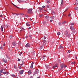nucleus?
<instances>
[{
	"label": "nucleus",
	"mask_w": 78,
	"mask_h": 78,
	"mask_svg": "<svg viewBox=\"0 0 78 78\" xmlns=\"http://www.w3.org/2000/svg\"><path fill=\"white\" fill-rule=\"evenodd\" d=\"M51 18H52V19H55V16H51Z\"/></svg>",
	"instance_id": "nucleus-27"
},
{
	"label": "nucleus",
	"mask_w": 78,
	"mask_h": 78,
	"mask_svg": "<svg viewBox=\"0 0 78 78\" xmlns=\"http://www.w3.org/2000/svg\"><path fill=\"white\" fill-rule=\"evenodd\" d=\"M59 49H61V48H63V47H62V45H60L59 46Z\"/></svg>",
	"instance_id": "nucleus-19"
},
{
	"label": "nucleus",
	"mask_w": 78,
	"mask_h": 78,
	"mask_svg": "<svg viewBox=\"0 0 78 78\" xmlns=\"http://www.w3.org/2000/svg\"><path fill=\"white\" fill-rule=\"evenodd\" d=\"M3 27L2 26H1V30L2 31H3Z\"/></svg>",
	"instance_id": "nucleus-16"
},
{
	"label": "nucleus",
	"mask_w": 78,
	"mask_h": 78,
	"mask_svg": "<svg viewBox=\"0 0 78 78\" xmlns=\"http://www.w3.org/2000/svg\"><path fill=\"white\" fill-rule=\"evenodd\" d=\"M11 76L12 77H13V78H14V77H16V76H15V75L14 74H12V75H11Z\"/></svg>",
	"instance_id": "nucleus-23"
},
{
	"label": "nucleus",
	"mask_w": 78,
	"mask_h": 78,
	"mask_svg": "<svg viewBox=\"0 0 78 78\" xmlns=\"http://www.w3.org/2000/svg\"><path fill=\"white\" fill-rule=\"evenodd\" d=\"M43 58L44 60H47V56H46L43 57Z\"/></svg>",
	"instance_id": "nucleus-12"
},
{
	"label": "nucleus",
	"mask_w": 78,
	"mask_h": 78,
	"mask_svg": "<svg viewBox=\"0 0 78 78\" xmlns=\"http://www.w3.org/2000/svg\"><path fill=\"white\" fill-rule=\"evenodd\" d=\"M68 53H70V50H68Z\"/></svg>",
	"instance_id": "nucleus-51"
},
{
	"label": "nucleus",
	"mask_w": 78,
	"mask_h": 78,
	"mask_svg": "<svg viewBox=\"0 0 78 78\" xmlns=\"http://www.w3.org/2000/svg\"><path fill=\"white\" fill-rule=\"evenodd\" d=\"M18 61H20V59H19L18 60Z\"/></svg>",
	"instance_id": "nucleus-48"
},
{
	"label": "nucleus",
	"mask_w": 78,
	"mask_h": 78,
	"mask_svg": "<svg viewBox=\"0 0 78 78\" xmlns=\"http://www.w3.org/2000/svg\"><path fill=\"white\" fill-rule=\"evenodd\" d=\"M74 9H76V10H78V7H74Z\"/></svg>",
	"instance_id": "nucleus-18"
},
{
	"label": "nucleus",
	"mask_w": 78,
	"mask_h": 78,
	"mask_svg": "<svg viewBox=\"0 0 78 78\" xmlns=\"http://www.w3.org/2000/svg\"><path fill=\"white\" fill-rule=\"evenodd\" d=\"M31 12H31V11H27V13H29V14H30V13H31Z\"/></svg>",
	"instance_id": "nucleus-25"
},
{
	"label": "nucleus",
	"mask_w": 78,
	"mask_h": 78,
	"mask_svg": "<svg viewBox=\"0 0 78 78\" xmlns=\"http://www.w3.org/2000/svg\"><path fill=\"white\" fill-rule=\"evenodd\" d=\"M30 29H31V27H30L28 28V30H30Z\"/></svg>",
	"instance_id": "nucleus-58"
},
{
	"label": "nucleus",
	"mask_w": 78,
	"mask_h": 78,
	"mask_svg": "<svg viewBox=\"0 0 78 78\" xmlns=\"http://www.w3.org/2000/svg\"><path fill=\"white\" fill-rule=\"evenodd\" d=\"M50 22H53V20H50Z\"/></svg>",
	"instance_id": "nucleus-53"
},
{
	"label": "nucleus",
	"mask_w": 78,
	"mask_h": 78,
	"mask_svg": "<svg viewBox=\"0 0 78 78\" xmlns=\"http://www.w3.org/2000/svg\"><path fill=\"white\" fill-rule=\"evenodd\" d=\"M18 2L19 3H22V1H21V0H19Z\"/></svg>",
	"instance_id": "nucleus-22"
},
{
	"label": "nucleus",
	"mask_w": 78,
	"mask_h": 78,
	"mask_svg": "<svg viewBox=\"0 0 78 78\" xmlns=\"http://www.w3.org/2000/svg\"><path fill=\"white\" fill-rule=\"evenodd\" d=\"M42 8H45V6H44V5H43V6H42Z\"/></svg>",
	"instance_id": "nucleus-52"
},
{
	"label": "nucleus",
	"mask_w": 78,
	"mask_h": 78,
	"mask_svg": "<svg viewBox=\"0 0 78 78\" xmlns=\"http://www.w3.org/2000/svg\"><path fill=\"white\" fill-rule=\"evenodd\" d=\"M30 21H31L32 20V19H31V18H30Z\"/></svg>",
	"instance_id": "nucleus-54"
},
{
	"label": "nucleus",
	"mask_w": 78,
	"mask_h": 78,
	"mask_svg": "<svg viewBox=\"0 0 78 78\" xmlns=\"http://www.w3.org/2000/svg\"><path fill=\"white\" fill-rule=\"evenodd\" d=\"M2 72H3V69H1V70H0V73H2Z\"/></svg>",
	"instance_id": "nucleus-24"
},
{
	"label": "nucleus",
	"mask_w": 78,
	"mask_h": 78,
	"mask_svg": "<svg viewBox=\"0 0 78 78\" xmlns=\"http://www.w3.org/2000/svg\"><path fill=\"white\" fill-rule=\"evenodd\" d=\"M14 68L16 69H17V66H16V65L14 66Z\"/></svg>",
	"instance_id": "nucleus-32"
},
{
	"label": "nucleus",
	"mask_w": 78,
	"mask_h": 78,
	"mask_svg": "<svg viewBox=\"0 0 78 78\" xmlns=\"http://www.w3.org/2000/svg\"><path fill=\"white\" fill-rule=\"evenodd\" d=\"M64 63H63L61 65L60 67L61 68L60 69V70H62V69H63V68L64 67Z\"/></svg>",
	"instance_id": "nucleus-3"
},
{
	"label": "nucleus",
	"mask_w": 78,
	"mask_h": 78,
	"mask_svg": "<svg viewBox=\"0 0 78 78\" xmlns=\"http://www.w3.org/2000/svg\"><path fill=\"white\" fill-rule=\"evenodd\" d=\"M0 17H2V15H0Z\"/></svg>",
	"instance_id": "nucleus-59"
},
{
	"label": "nucleus",
	"mask_w": 78,
	"mask_h": 78,
	"mask_svg": "<svg viewBox=\"0 0 78 78\" xmlns=\"http://www.w3.org/2000/svg\"><path fill=\"white\" fill-rule=\"evenodd\" d=\"M65 34L66 36L68 37L71 36V34H68V32H66Z\"/></svg>",
	"instance_id": "nucleus-1"
},
{
	"label": "nucleus",
	"mask_w": 78,
	"mask_h": 78,
	"mask_svg": "<svg viewBox=\"0 0 78 78\" xmlns=\"http://www.w3.org/2000/svg\"><path fill=\"white\" fill-rule=\"evenodd\" d=\"M24 64V62L23 61L22 62V64H21V65H23Z\"/></svg>",
	"instance_id": "nucleus-30"
},
{
	"label": "nucleus",
	"mask_w": 78,
	"mask_h": 78,
	"mask_svg": "<svg viewBox=\"0 0 78 78\" xmlns=\"http://www.w3.org/2000/svg\"><path fill=\"white\" fill-rule=\"evenodd\" d=\"M23 72H24V71L23 70L20 71H19V73L20 75H22V74H23Z\"/></svg>",
	"instance_id": "nucleus-6"
},
{
	"label": "nucleus",
	"mask_w": 78,
	"mask_h": 78,
	"mask_svg": "<svg viewBox=\"0 0 78 78\" xmlns=\"http://www.w3.org/2000/svg\"><path fill=\"white\" fill-rule=\"evenodd\" d=\"M51 14H52V15H55V12H54V11H52Z\"/></svg>",
	"instance_id": "nucleus-17"
},
{
	"label": "nucleus",
	"mask_w": 78,
	"mask_h": 78,
	"mask_svg": "<svg viewBox=\"0 0 78 78\" xmlns=\"http://www.w3.org/2000/svg\"><path fill=\"white\" fill-rule=\"evenodd\" d=\"M74 25V24L73 23H71V25Z\"/></svg>",
	"instance_id": "nucleus-41"
},
{
	"label": "nucleus",
	"mask_w": 78,
	"mask_h": 78,
	"mask_svg": "<svg viewBox=\"0 0 78 78\" xmlns=\"http://www.w3.org/2000/svg\"><path fill=\"white\" fill-rule=\"evenodd\" d=\"M50 3V2L48 1L47 3V5H48V3Z\"/></svg>",
	"instance_id": "nucleus-44"
},
{
	"label": "nucleus",
	"mask_w": 78,
	"mask_h": 78,
	"mask_svg": "<svg viewBox=\"0 0 78 78\" xmlns=\"http://www.w3.org/2000/svg\"><path fill=\"white\" fill-rule=\"evenodd\" d=\"M45 18L47 20H50V17L49 16H46L45 17Z\"/></svg>",
	"instance_id": "nucleus-4"
},
{
	"label": "nucleus",
	"mask_w": 78,
	"mask_h": 78,
	"mask_svg": "<svg viewBox=\"0 0 78 78\" xmlns=\"http://www.w3.org/2000/svg\"><path fill=\"white\" fill-rule=\"evenodd\" d=\"M22 52H21L20 53V54H19V55H22Z\"/></svg>",
	"instance_id": "nucleus-42"
},
{
	"label": "nucleus",
	"mask_w": 78,
	"mask_h": 78,
	"mask_svg": "<svg viewBox=\"0 0 78 78\" xmlns=\"http://www.w3.org/2000/svg\"><path fill=\"white\" fill-rule=\"evenodd\" d=\"M35 53H36V52H35V51H33V55L35 54Z\"/></svg>",
	"instance_id": "nucleus-37"
},
{
	"label": "nucleus",
	"mask_w": 78,
	"mask_h": 78,
	"mask_svg": "<svg viewBox=\"0 0 78 78\" xmlns=\"http://www.w3.org/2000/svg\"><path fill=\"white\" fill-rule=\"evenodd\" d=\"M7 61H8L7 60V59H3V61H4V62H5V63H6L7 62Z\"/></svg>",
	"instance_id": "nucleus-10"
},
{
	"label": "nucleus",
	"mask_w": 78,
	"mask_h": 78,
	"mask_svg": "<svg viewBox=\"0 0 78 78\" xmlns=\"http://www.w3.org/2000/svg\"><path fill=\"white\" fill-rule=\"evenodd\" d=\"M5 43H4L3 44V46H5Z\"/></svg>",
	"instance_id": "nucleus-57"
},
{
	"label": "nucleus",
	"mask_w": 78,
	"mask_h": 78,
	"mask_svg": "<svg viewBox=\"0 0 78 78\" xmlns=\"http://www.w3.org/2000/svg\"><path fill=\"white\" fill-rule=\"evenodd\" d=\"M55 67H57V66H55L52 67V69H55Z\"/></svg>",
	"instance_id": "nucleus-21"
},
{
	"label": "nucleus",
	"mask_w": 78,
	"mask_h": 78,
	"mask_svg": "<svg viewBox=\"0 0 78 78\" xmlns=\"http://www.w3.org/2000/svg\"><path fill=\"white\" fill-rule=\"evenodd\" d=\"M25 47H27V48H28V47H30V44H29V43H27V44H26V46H25Z\"/></svg>",
	"instance_id": "nucleus-8"
},
{
	"label": "nucleus",
	"mask_w": 78,
	"mask_h": 78,
	"mask_svg": "<svg viewBox=\"0 0 78 78\" xmlns=\"http://www.w3.org/2000/svg\"><path fill=\"white\" fill-rule=\"evenodd\" d=\"M19 69H22V68H21V66H19Z\"/></svg>",
	"instance_id": "nucleus-47"
},
{
	"label": "nucleus",
	"mask_w": 78,
	"mask_h": 78,
	"mask_svg": "<svg viewBox=\"0 0 78 78\" xmlns=\"http://www.w3.org/2000/svg\"><path fill=\"white\" fill-rule=\"evenodd\" d=\"M3 73V74H6V72H2Z\"/></svg>",
	"instance_id": "nucleus-36"
},
{
	"label": "nucleus",
	"mask_w": 78,
	"mask_h": 78,
	"mask_svg": "<svg viewBox=\"0 0 78 78\" xmlns=\"http://www.w3.org/2000/svg\"><path fill=\"white\" fill-rule=\"evenodd\" d=\"M37 78H40V77H38Z\"/></svg>",
	"instance_id": "nucleus-64"
},
{
	"label": "nucleus",
	"mask_w": 78,
	"mask_h": 78,
	"mask_svg": "<svg viewBox=\"0 0 78 78\" xmlns=\"http://www.w3.org/2000/svg\"><path fill=\"white\" fill-rule=\"evenodd\" d=\"M13 5H14V6H16V8H19V9H20V8H18L17 6L15 5L14 4Z\"/></svg>",
	"instance_id": "nucleus-38"
},
{
	"label": "nucleus",
	"mask_w": 78,
	"mask_h": 78,
	"mask_svg": "<svg viewBox=\"0 0 78 78\" xmlns=\"http://www.w3.org/2000/svg\"><path fill=\"white\" fill-rule=\"evenodd\" d=\"M30 78H33V76H31L30 77Z\"/></svg>",
	"instance_id": "nucleus-63"
},
{
	"label": "nucleus",
	"mask_w": 78,
	"mask_h": 78,
	"mask_svg": "<svg viewBox=\"0 0 78 78\" xmlns=\"http://www.w3.org/2000/svg\"><path fill=\"white\" fill-rule=\"evenodd\" d=\"M26 25L27 26H28V27H30V24H28V23H26Z\"/></svg>",
	"instance_id": "nucleus-15"
},
{
	"label": "nucleus",
	"mask_w": 78,
	"mask_h": 78,
	"mask_svg": "<svg viewBox=\"0 0 78 78\" xmlns=\"http://www.w3.org/2000/svg\"><path fill=\"white\" fill-rule=\"evenodd\" d=\"M46 8H49L50 7V5H49L48 4H47L46 5Z\"/></svg>",
	"instance_id": "nucleus-14"
},
{
	"label": "nucleus",
	"mask_w": 78,
	"mask_h": 78,
	"mask_svg": "<svg viewBox=\"0 0 78 78\" xmlns=\"http://www.w3.org/2000/svg\"><path fill=\"white\" fill-rule=\"evenodd\" d=\"M70 28L71 30H72L73 31V30H75V28L73 27L72 26H71L70 27Z\"/></svg>",
	"instance_id": "nucleus-7"
},
{
	"label": "nucleus",
	"mask_w": 78,
	"mask_h": 78,
	"mask_svg": "<svg viewBox=\"0 0 78 78\" xmlns=\"http://www.w3.org/2000/svg\"><path fill=\"white\" fill-rule=\"evenodd\" d=\"M31 70H30L29 71H28V75H31Z\"/></svg>",
	"instance_id": "nucleus-11"
},
{
	"label": "nucleus",
	"mask_w": 78,
	"mask_h": 78,
	"mask_svg": "<svg viewBox=\"0 0 78 78\" xmlns=\"http://www.w3.org/2000/svg\"><path fill=\"white\" fill-rule=\"evenodd\" d=\"M66 22H66V21H63V22H62V24H64L66 23Z\"/></svg>",
	"instance_id": "nucleus-20"
},
{
	"label": "nucleus",
	"mask_w": 78,
	"mask_h": 78,
	"mask_svg": "<svg viewBox=\"0 0 78 78\" xmlns=\"http://www.w3.org/2000/svg\"><path fill=\"white\" fill-rule=\"evenodd\" d=\"M43 48H44V46H41V47L40 48V50L41 49L42 50H44V49H43Z\"/></svg>",
	"instance_id": "nucleus-13"
},
{
	"label": "nucleus",
	"mask_w": 78,
	"mask_h": 78,
	"mask_svg": "<svg viewBox=\"0 0 78 78\" xmlns=\"http://www.w3.org/2000/svg\"><path fill=\"white\" fill-rule=\"evenodd\" d=\"M12 13L13 15H14V14H16V13H14L12 12Z\"/></svg>",
	"instance_id": "nucleus-50"
},
{
	"label": "nucleus",
	"mask_w": 78,
	"mask_h": 78,
	"mask_svg": "<svg viewBox=\"0 0 78 78\" xmlns=\"http://www.w3.org/2000/svg\"><path fill=\"white\" fill-rule=\"evenodd\" d=\"M9 38H10V39H11V38H12V36L10 35L9 36Z\"/></svg>",
	"instance_id": "nucleus-26"
},
{
	"label": "nucleus",
	"mask_w": 78,
	"mask_h": 78,
	"mask_svg": "<svg viewBox=\"0 0 78 78\" xmlns=\"http://www.w3.org/2000/svg\"><path fill=\"white\" fill-rule=\"evenodd\" d=\"M68 9H66L65 10V11H66Z\"/></svg>",
	"instance_id": "nucleus-61"
},
{
	"label": "nucleus",
	"mask_w": 78,
	"mask_h": 78,
	"mask_svg": "<svg viewBox=\"0 0 78 78\" xmlns=\"http://www.w3.org/2000/svg\"><path fill=\"white\" fill-rule=\"evenodd\" d=\"M63 5V1L62 0V4H61V5Z\"/></svg>",
	"instance_id": "nucleus-35"
},
{
	"label": "nucleus",
	"mask_w": 78,
	"mask_h": 78,
	"mask_svg": "<svg viewBox=\"0 0 78 78\" xmlns=\"http://www.w3.org/2000/svg\"><path fill=\"white\" fill-rule=\"evenodd\" d=\"M39 9L40 10H42V9H43L42 8H41V7H39Z\"/></svg>",
	"instance_id": "nucleus-33"
},
{
	"label": "nucleus",
	"mask_w": 78,
	"mask_h": 78,
	"mask_svg": "<svg viewBox=\"0 0 78 78\" xmlns=\"http://www.w3.org/2000/svg\"><path fill=\"white\" fill-rule=\"evenodd\" d=\"M22 29L23 30H25V29H24V28H22Z\"/></svg>",
	"instance_id": "nucleus-62"
},
{
	"label": "nucleus",
	"mask_w": 78,
	"mask_h": 78,
	"mask_svg": "<svg viewBox=\"0 0 78 78\" xmlns=\"http://www.w3.org/2000/svg\"><path fill=\"white\" fill-rule=\"evenodd\" d=\"M2 74H1V73H0V76H2Z\"/></svg>",
	"instance_id": "nucleus-55"
},
{
	"label": "nucleus",
	"mask_w": 78,
	"mask_h": 78,
	"mask_svg": "<svg viewBox=\"0 0 78 78\" xmlns=\"http://www.w3.org/2000/svg\"><path fill=\"white\" fill-rule=\"evenodd\" d=\"M12 44L13 45H14V46H16L17 45V43H16V41H14L12 42Z\"/></svg>",
	"instance_id": "nucleus-5"
},
{
	"label": "nucleus",
	"mask_w": 78,
	"mask_h": 78,
	"mask_svg": "<svg viewBox=\"0 0 78 78\" xmlns=\"http://www.w3.org/2000/svg\"><path fill=\"white\" fill-rule=\"evenodd\" d=\"M42 16H43V15H42V14L40 15V17H42Z\"/></svg>",
	"instance_id": "nucleus-43"
},
{
	"label": "nucleus",
	"mask_w": 78,
	"mask_h": 78,
	"mask_svg": "<svg viewBox=\"0 0 78 78\" xmlns=\"http://www.w3.org/2000/svg\"><path fill=\"white\" fill-rule=\"evenodd\" d=\"M42 42H43L45 43V42H46V41H45V40H44V41H43Z\"/></svg>",
	"instance_id": "nucleus-45"
},
{
	"label": "nucleus",
	"mask_w": 78,
	"mask_h": 78,
	"mask_svg": "<svg viewBox=\"0 0 78 78\" xmlns=\"http://www.w3.org/2000/svg\"><path fill=\"white\" fill-rule=\"evenodd\" d=\"M7 58H8V59H9V57L7 55Z\"/></svg>",
	"instance_id": "nucleus-49"
},
{
	"label": "nucleus",
	"mask_w": 78,
	"mask_h": 78,
	"mask_svg": "<svg viewBox=\"0 0 78 78\" xmlns=\"http://www.w3.org/2000/svg\"><path fill=\"white\" fill-rule=\"evenodd\" d=\"M60 34H61V33H60V32H58L57 33V35L59 36V35H60Z\"/></svg>",
	"instance_id": "nucleus-29"
},
{
	"label": "nucleus",
	"mask_w": 78,
	"mask_h": 78,
	"mask_svg": "<svg viewBox=\"0 0 78 78\" xmlns=\"http://www.w3.org/2000/svg\"><path fill=\"white\" fill-rule=\"evenodd\" d=\"M0 48L1 50H2L3 49V47H1Z\"/></svg>",
	"instance_id": "nucleus-46"
},
{
	"label": "nucleus",
	"mask_w": 78,
	"mask_h": 78,
	"mask_svg": "<svg viewBox=\"0 0 78 78\" xmlns=\"http://www.w3.org/2000/svg\"><path fill=\"white\" fill-rule=\"evenodd\" d=\"M39 73V70L36 69L35 71V72L34 73V75H36V74H37Z\"/></svg>",
	"instance_id": "nucleus-2"
},
{
	"label": "nucleus",
	"mask_w": 78,
	"mask_h": 78,
	"mask_svg": "<svg viewBox=\"0 0 78 78\" xmlns=\"http://www.w3.org/2000/svg\"><path fill=\"white\" fill-rule=\"evenodd\" d=\"M16 14V15H19V13H18V14L16 13V14Z\"/></svg>",
	"instance_id": "nucleus-60"
},
{
	"label": "nucleus",
	"mask_w": 78,
	"mask_h": 78,
	"mask_svg": "<svg viewBox=\"0 0 78 78\" xmlns=\"http://www.w3.org/2000/svg\"><path fill=\"white\" fill-rule=\"evenodd\" d=\"M28 11H33V9H28Z\"/></svg>",
	"instance_id": "nucleus-31"
},
{
	"label": "nucleus",
	"mask_w": 78,
	"mask_h": 78,
	"mask_svg": "<svg viewBox=\"0 0 78 78\" xmlns=\"http://www.w3.org/2000/svg\"><path fill=\"white\" fill-rule=\"evenodd\" d=\"M68 16H69V17H70V14H69Z\"/></svg>",
	"instance_id": "nucleus-56"
},
{
	"label": "nucleus",
	"mask_w": 78,
	"mask_h": 78,
	"mask_svg": "<svg viewBox=\"0 0 78 78\" xmlns=\"http://www.w3.org/2000/svg\"><path fill=\"white\" fill-rule=\"evenodd\" d=\"M33 64H34V63L33 62H32V64L30 66L31 69H33Z\"/></svg>",
	"instance_id": "nucleus-9"
},
{
	"label": "nucleus",
	"mask_w": 78,
	"mask_h": 78,
	"mask_svg": "<svg viewBox=\"0 0 78 78\" xmlns=\"http://www.w3.org/2000/svg\"><path fill=\"white\" fill-rule=\"evenodd\" d=\"M47 38V37H44V39H45Z\"/></svg>",
	"instance_id": "nucleus-39"
},
{
	"label": "nucleus",
	"mask_w": 78,
	"mask_h": 78,
	"mask_svg": "<svg viewBox=\"0 0 78 78\" xmlns=\"http://www.w3.org/2000/svg\"><path fill=\"white\" fill-rule=\"evenodd\" d=\"M58 25H59V26H61V25H62L61 23L60 22H59L58 23Z\"/></svg>",
	"instance_id": "nucleus-28"
},
{
	"label": "nucleus",
	"mask_w": 78,
	"mask_h": 78,
	"mask_svg": "<svg viewBox=\"0 0 78 78\" xmlns=\"http://www.w3.org/2000/svg\"><path fill=\"white\" fill-rule=\"evenodd\" d=\"M64 68L67 67V66L66 65H64Z\"/></svg>",
	"instance_id": "nucleus-40"
},
{
	"label": "nucleus",
	"mask_w": 78,
	"mask_h": 78,
	"mask_svg": "<svg viewBox=\"0 0 78 78\" xmlns=\"http://www.w3.org/2000/svg\"><path fill=\"white\" fill-rule=\"evenodd\" d=\"M75 64V62H73L71 63L72 64Z\"/></svg>",
	"instance_id": "nucleus-34"
}]
</instances>
